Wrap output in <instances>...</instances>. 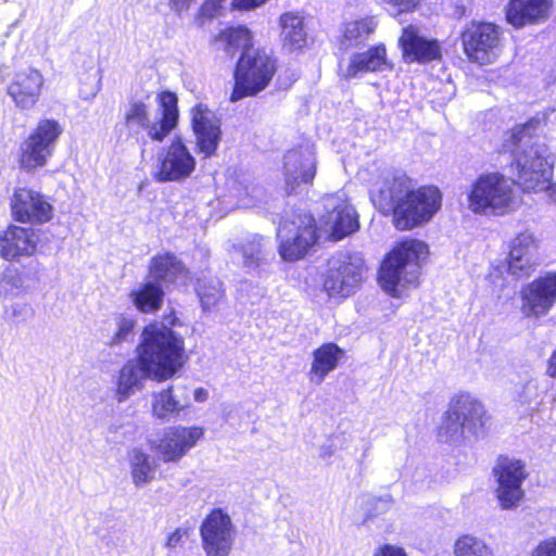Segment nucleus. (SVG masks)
I'll return each mask as SVG.
<instances>
[{"label":"nucleus","instance_id":"42","mask_svg":"<svg viewBox=\"0 0 556 556\" xmlns=\"http://www.w3.org/2000/svg\"><path fill=\"white\" fill-rule=\"evenodd\" d=\"M24 288L23 277L16 268L7 267L0 274V296H13Z\"/></svg>","mask_w":556,"mask_h":556},{"label":"nucleus","instance_id":"4","mask_svg":"<svg viewBox=\"0 0 556 556\" xmlns=\"http://www.w3.org/2000/svg\"><path fill=\"white\" fill-rule=\"evenodd\" d=\"M429 254L428 245L418 239L399 242L382 262L379 271L381 288L392 296L418 283L420 267Z\"/></svg>","mask_w":556,"mask_h":556},{"label":"nucleus","instance_id":"52","mask_svg":"<svg viewBox=\"0 0 556 556\" xmlns=\"http://www.w3.org/2000/svg\"><path fill=\"white\" fill-rule=\"evenodd\" d=\"M547 374L552 378H556V350L552 353L548 359Z\"/></svg>","mask_w":556,"mask_h":556},{"label":"nucleus","instance_id":"48","mask_svg":"<svg viewBox=\"0 0 556 556\" xmlns=\"http://www.w3.org/2000/svg\"><path fill=\"white\" fill-rule=\"evenodd\" d=\"M12 315L14 317V323H21L26 319L28 313L31 312V308L26 304H13L12 305Z\"/></svg>","mask_w":556,"mask_h":556},{"label":"nucleus","instance_id":"1","mask_svg":"<svg viewBox=\"0 0 556 556\" xmlns=\"http://www.w3.org/2000/svg\"><path fill=\"white\" fill-rule=\"evenodd\" d=\"M370 199L383 215L393 214L397 229L408 230L432 218L441 207L442 195L434 186L414 190L406 174L388 172L371 190Z\"/></svg>","mask_w":556,"mask_h":556},{"label":"nucleus","instance_id":"29","mask_svg":"<svg viewBox=\"0 0 556 556\" xmlns=\"http://www.w3.org/2000/svg\"><path fill=\"white\" fill-rule=\"evenodd\" d=\"M343 355L344 351L332 342L317 348L313 352V362L308 371L311 382L320 384L337 368Z\"/></svg>","mask_w":556,"mask_h":556},{"label":"nucleus","instance_id":"37","mask_svg":"<svg viewBox=\"0 0 556 556\" xmlns=\"http://www.w3.org/2000/svg\"><path fill=\"white\" fill-rule=\"evenodd\" d=\"M233 248L241 254L243 266L248 268V270L257 269L265 261L266 250L264 238L260 235H251L244 242L233 245Z\"/></svg>","mask_w":556,"mask_h":556},{"label":"nucleus","instance_id":"13","mask_svg":"<svg viewBox=\"0 0 556 556\" xmlns=\"http://www.w3.org/2000/svg\"><path fill=\"white\" fill-rule=\"evenodd\" d=\"M325 214L321 216L323 227L333 241L353 233L358 229L356 212L349 204L345 193L338 192L323 199Z\"/></svg>","mask_w":556,"mask_h":556},{"label":"nucleus","instance_id":"53","mask_svg":"<svg viewBox=\"0 0 556 556\" xmlns=\"http://www.w3.org/2000/svg\"><path fill=\"white\" fill-rule=\"evenodd\" d=\"M208 396V393L206 390L202 389V388H198L194 390V400L197 402H204L206 401Z\"/></svg>","mask_w":556,"mask_h":556},{"label":"nucleus","instance_id":"57","mask_svg":"<svg viewBox=\"0 0 556 556\" xmlns=\"http://www.w3.org/2000/svg\"><path fill=\"white\" fill-rule=\"evenodd\" d=\"M332 454V451L330 450V447H324L323 451H321V456H330Z\"/></svg>","mask_w":556,"mask_h":556},{"label":"nucleus","instance_id":"10","mask_svg":"<svg viewBox=\"0 0 556 556\" xmlns=\"http://www.w3.org/2000/svg\"><path fill=\"white\" fill-rule=\"evenodd\" d=\"M363 271L364 261L361 256L336 254L328 261L324 288L330 296L346 298L359 287Z\"/></svg>","mask_w":556,"mask_h":556},{"label":"nucleus","instance_id":"49","mask_svg":"<svg viewBox=\"0 0 556 556\" xmlns=\"http://www.w3.org/2000/svg\"><path fill=\"white\" fill-rule=\"evenodd\" d=\"M267 0H232V7L238 10H251L265 3Z\"/></svg>","mask_w":556,"mask_h":556},{"label":"nucleus","instance_id":"17","mask_svg":"<svg viewBox=\"0 0 556 556\" xmlns=\"http://www.w3.org/2000/svg\"><path fill=\"white\" fill-rule=\"evenodd\" d=\"M206 556H229L232 546V523L222 509H214L200 527Z\"/></svg>","mask_w":556,"mask_h":556},{"label":"nucleus","instance_id":"31","mask_svg":"<svg viewBox=\"0 0 556 556\" xmlns=\"http://www.w3.org/2000/svg\"><path fill=\"white\" fill-rule=\"evenodd\" d=\"M281 40L285 49L300 50L306 45L307 30L302 15L295 12H286L279 18Z\"/></svg>","mask_w":556,"mask_h":556},{"label":"nucleus","instance_id":"7","mask_svg":"<svg viewBox=\"0 0 556 556\" xmlns=\"http://www.w3.org/2000/svg\"><path fill=\"white\" fill-rule=\"evenodd\" d=\"M514 181L500 173L480 175L471 185L468 207L476 214L503 215L514 202Z\"/></svg>","mask_w":556,"mask_h":556},{"label":"nucleus","instance_id":"2","mask_svg":"<svg viewBox=\"0 0 556 556\" xmlns=\"http://www.w3.org/2000/svg\"><path fill=\"white\" fill-rule=\"evenodd\" d=\"M545 124L546 114H538L516 127L510 136L514 147L511 165L517 172V182L526 191H543L551 185L555 154L546 139L535 134Z\"/></svg>","mask_w":556,"mask_h":556},{"label":"nucleus","instance_id":"27","mask_svg":"<svg viewBox=\"0 0 556 556\" xmlns=\"http://www.w3.org/2000/svg\"><path fill=\"white\" fill-rule=\"evenodd\" d=\"M152 415L162 420H170L179 416L180 412L190 405L186 389L168 387L152 394Z\"/></svg>","mask_w":556,"mask_h":556},{"label":"nucleus","instance_id":"34","mask_svg":"<svg viewBox=\"0 0 556 556\" xmlns=\"http://www.w3.org/2000/svg\"><path fill=\"white\" fill-rule=\"evenodd\" d=\"M376 28L377 22L374 17H364L344 23L340 47L344 50L358 47L368 40Z\"/></svg>","mask_w":556,"mask_h":556},{"label":"nucleus","instance_id":"35","mask_svg":"<svg viewBox=\"0 0 556 556\" xmlns=\"http://www.w3.org/2000/svg\"><path fill=\"white\" fill-rule=\"evenodd\" d=\"M224 45V50L229 56H233L239 50H254L252 35L245 26L228 27L219 33L215 39Z\"/></svg>","mask_w":556,"mask_h":556},{"label":"nucleus","instance_id":"23","mask_svg":"<svg viewBox=\"0 0 556 556\" xmlns=\"http://www.w3.org/2000/svg\"><path fill=\"white\" fill-rule=\"evenodd\" d=\"M147 380L159 382V377L149 367L141 364L138 356L127 361L114 378L116 401L123 403L141 391Z\"/></svg>","mask_w":556,"mask_h":556},{"label":"nucleus","instance_id":"39","mask_svg":"<svg viewBox=\"0 0 556 556\" xmlns=\"http://www.w3.org/2000/svg\"><path fill=\"white\" fill-rule=\"evenodd\" d=\"M453 413L454 409L450 406L439 428V438L445 442H457L469 435L467 429L463 426V421Z\"/></svg>","mask_w":556,"mask_h":556},{"label":"nucleus","instance_id":"9","mask_svg":"<svg viewBox=\"0 0 556 556\" xmlns=\"http://www.w3.org/2000/svg\"><path fill=\"white\" fill-rule=\"evenodd\" d=\"M280 244L279 253L286 261H295L305 255L317 239L314 217L308 213H300L291 219H285L277 233Z\"/></svg>","mask_w":556,"mask_h":556},{"label":"nucleus","instance_id":"59","mask_svg":"<svg viewBox=\"0 0 556 556\" xmlns=\"http://www.w3.org/2000/svg\"><path fill=\"white\" fill-rule=\"evenodd\" d=\"M553 192H554V198H555V201H556V185L553 188Z\"/></svg>","mask_w":556,"mask_h":556},{"label":"nucleus","instance_id":"55","mask_svg":"<svg viewBox=\"0 0 556 556\" xmlns=\"http://www.w3.org/2000/svg\"><path fill=\"white\" fill-rule=\"evenodd\" d=\"M100 90V85L99 83L94 86V88L92 89V91H90L89 93H84V91L81 90L80 91V96L83 99L85 100H91L92 98L96 97V94L99 92Z\"/></svg>","mask_w":556,"mask_h":556},{"label":"nucleus","instance_id":"41","mask_svg":"<svg viewBox=\"0 0 556 556\" xmlns=\"http://www.w3.org/2000/svg\"><path fill=\"white\" fill-rule=\"evenodd\" d=\"M456 556H493L491 548L480 539L463 535L455 543Z\"/></svg>","mask_w":556,"mask_h":556},{"label":"nucleus","instance_id":"38","mask_svg":"<svg viewBox=\"0 0 556 556\" xmlns=\"http://www.w3.org/2000/svg\"><path fill=\"white\" fill-rule=\"evenodd\" d=\"M197 292L204 311L214 308L224 298L223 282L217 278L198 280Z\"/></svg>","mask_w":556,"mask_h":556},{"label":"nucleus","instance_id":"6","mask_svg":"<svg viewBox=\"0 0 556 556\" xmlns=\"http://www.w3.org/2000/svg\"><path fill=\"white\" fill-rule=\"evenodd\" d=\"M276 73V62L261 49L242 52L233 73L235 86L230 101L237 102L247 97H255L263 91Z\"/></svg>","mask_w":556,"mask_h":556},{"label":"nucleus","instance_id":"19","mask_svg":"<svg viewBox=\"0 0 556 556\" xmlns=\"http://www.w3.org/2000/svg\"><path fill=\"white\" fill-rule=\"evenodd\" d=\"M538 243L533 233H518L509 243L506 258L507 271L518 279L529 277L538 266Z\"/></svg>","mask_w":556,"mask_h":556},{"label":"nucleus","instance_id":"56","mask_svg":"<svg viewBox=\"0 0 556 556\" xmlns=\"http://www.w3.org/2000/svg\"><path fill=\"white\" fill-rule=\"evenodd\" d=\"M240 197V201L242 202L243 205L245 206H249V205H255V203L251 200H247L243 195H239Z\"/></svg>","mask_w":556,"mask_h":556},{"label":"nucleus","instance_id":"25","mask_svg":"<svg viewBox=\"0 0 556 556\" xmlns=\"http://www.w3.org/2000/svg\"><path fill=\"white\" fill-rule=\"evenodd\" d=\"M400 46L407 63H427L441 58L439 42L421 36L419 29L413 25L403 28Z\"/></svg>","mask_w":556,"mask_h":556},{"label":"nucleus","instance_id":"14","mask_svg":"<svg viewBox=\"0 0 556 556\" xmlns=\"http://www.w3.org/2000/svg\"><path fill=\"white\" fill-rule=\"evenodd\" d=\"M11 214L18 223L45 224L53 217V205L42 193L26 187L16 188L10 199Z\"/></svg>","mask_w":556,"mask_h":556},{"label":"nucleus","instance_id":"33","mask_svg":"<svg viewBox=\"0 0 556 556\" xmlns=\"http://www.w3.org/2000/svg\"><path fill=\"white\" fill-rule=\"evenodd\" d=\"M130 477L137 488L151 483L156 473L157 464L153 457L135 447L128 452Z\"/></svg>","mask_w":556,"mask_h":556},{"label":"nucleus","instance_id":"58","mask_svg":"<svg viewBox=\"0 0 556 556\" xmlns=\"http://www.w3.org/2000/svg\"><path fill=\"white\" fill-rule=\"evenodd\" d=\"M34 265L35 271L38 273L40 270L41 265L38 262H34Z\"/></svg>","mask_w":556,"mask_h":556},{"label":"nucleus","instance_id":"5","mask_svg":"<svg viewBox=\"0 0 556 556\" xmlns=\"http://www.w3.org/2000/svg\"><path fill=\"white\" fill-rule=\"evenodd\" d=\"M161 117L151 119L148 105L142 100L131 99L124 113L125 126L130 135H138L147 130L148 136L155 141H162L178 121L177 97L170 91H164L159 96Z\"/></svg>","mask_w":556,"mask_h":556},{"label":"nucleus","instance_id":"32","mask_svg":"<svg viewBox=\"0 0 556 556\" xmlns=\"http://www.w3.org/2000/svg\"><path fill=\"white\" fill-rule=\"evenodd\" d=\"M387 65L384 46L371 47L365 52L354 53L344 73L346 79L356 77L359 73L380 71Z\"/></svg>","mask_w":556,"mask_h":556},{"label":"nucleus","instance_id":"11","mask_svg":"<svg viewBox=\"0 0 556 556\" xmlns=\"http://www.w3.org/2000/svg\"><path fill=\"white\" fill-rule=\"evenodd\" d=\"M201 427L170 426L163 429L156 439L148 443L164 463H178L203 437Z\"/></svg>","mask_w":556,"mask_h":556},{"label":"nucleus","instance_id":"24","mask_svg":"<svg viewBox=\"0 0 556 556\" xmlns=\"http://www.w3.org/2000/svg\"><path fill=\"white\" fill-rule=\"evenodd\" d=\"M43 76L40 71L28 68L17 73L8 86V94L21 110H31L41 96Z\"/></svg>","mask_w":556,"mask_h":556},{"label":"nucleus","instance_id":"21","mask_svg":"<svg viewBox=\"0 0 556 556\" xmlns=\"http://www.w3.org/2000/svg\"><path fill=\"white\" fill-rule=\"evenodd\" d=\"M156 179L161 182L188 178L195 168V160L180 139L172 141L165 154L160 156Z\"/></svg>","mask_w":556,"mask_h":556},{"label":"nucleus","instance_id":"22","mask_svg":"<svg viewBox=\"0 0 556 556\" xmlns=\"http://www.w3.org/2000/svg\"><path fill=\"white\" fill-rule=\"evenodd\" d=\"M38 242L39 237L33 228L10 225L0 232V256L20 262L22 257H30L36 253Z\"/></svg>","mask_w":556,"mask_h":556},{"label":"nucleus","instance_id":"43","mask_svg":"<svg viewBox=\"0 0 556 556\" xmlns=\"http://www.w3.org/2000/svg\"><path fill=\"white\" fill-rule=\"evenodd\" d=\"M116 330L106 342L110 346H117L128 342L134 337L135 320L132 318L119 315L115 318Z\"/></svg>","mask_w":556,"mask_h":556},{"label":"nucleus","instance_id":"46","mask_svg":"<svg viewBox=\"0 0 556 556\" xmlns=\"http://www.w3.org/2000/svg\"><path fill=\"white\" fill-rule=\"evenodd\" d=\"M532 556H556V540L541 542L532 552Z\"/></svg>","mask_w":556,"mask_h":556},{"label":"nucleus","instance_id":"3","mask_svg":"<svg viewBox=\"0 0 556 556\" xmlns=\"http://www.w3.org/2000/svg\"><path fill=\"white\" fill-rule=\"evenodd\" d=\"M184 339L163 324L146 326L136 353L139 361L164 382L175 376L184 365Z\"/></svg>","mask_w":556,"mask_h":556},{"label":"nucleus","instance_id":"47","mask_svg":"<svg viewBox=\"0 0 556 556\" xmlns=\"http://www.w3.org/2000/svg\"><path fill=\"white\" fill-rule=\"evenodd\" d=\"M374 556H407V554L402 547L384 544L375 551Z\"/></svg>","mask_w":556,"mask_h":556},{"label":"nucleus","instance_id":"51","mask_svg":"<svg viewBox=\"0 0 556 556\" xmlns=\"http://www.w3.org/2000/svg\"><path fill=\"white\" fill-rule=\"evenodd\" d=\"M388 3H391L399 8L401 12H407L413 10L419 0H384Z\"/></svg>","mask_w":556,"mask_h":556},{"label":"nucleus","instance_id":"54","mask_svg":"<svg viewBox=\"0 0 556 556\" xmlns=\"http://www.w3.org/2000/svg\"><path fill=\"white\" fill-rule=\"evenodd\" d=\"M263 194V189L260 186H252L251 191L247 189L245 195H251L252 199H258Z\"/></svg>","mask_w":556,"mask_h":556},{"label":"nucleus","instance_id":"50","mask_svg":"<svg viewBox=\"0 0 556 556\" xmlns=\"http://www.w3.org/2000/svg\"><path fill=\"white\" fill-rule=\"evenodd\" d=\"M375 515L383 514L391 509L393 501L390 496L379 497L375 500Z\"/></svg>","mask_w":556,"mask_h":556},{"label":"nucleus","instance_id":"8","mask_svg":"<svg viewBox=\"0 0 556 556\" xmlns=\"http://www.w3.org/2000/svg\"><path fill=\"white\" fill-rule=\"evenodd\" d=\"M63 134L62 125L53 118H41L20 148V165L34 170L47 164Z\"/></svg>","mask_w":556,"mask_h":556},{"label":"nucleus","instance_id":"18","mask_svg":"<svg viewBox=\"0 0 556 556\" xmlns=\"http://www.w3.org/2000/svg\"><path fill=\"white\" fill-rule=\"evenodd\" d=\"M191 125L197 146L205 157L215 154L222 139L220 119L206 105L200 103L191 110Z\"/></svg>","mask_w":556,"mask_h":556},{"label":"nucleus","instance_id":"16","mask_svg":"<svg viewBox=\"0 0 556 556\" xmlns=\"http://www.w3.org/2000/svg\"><path fill=\"white\" fill-rule=\"evenodd\" d=\"M497 480L495 490L497 501L503 509L514 508L523 497L521 484L527 477L520 460L501 457L494 467Z\"/></svg>","mask_w":556,"mask_h":556},{"label":"nucleus","instance_id":"40","mask_svg":"<svg viewBox=\"0 0 556 556\" xmlns=\"http://www.w3.org/2000/svg\"><path fill=\"white\" fill-rule=\"evenodd\" d=\"M515 401L526 410H534L541 402V391L538 380L529 379L516 386L514 392Z\"/></svg>","mask_w":556,"mask_h":556},{"label":"nucleus","instance_id":"28","mask_svg":"<svg viewBox=\"0 0 556 556\" xmlns=\"http://www.w3.org/2000/svg\"><path fill=\"white\" fill-rule=\"evenodd\" d=\"M454 409L468 434L478 435L485 424V412L483 405L469 393H459L451 402Z\"/></svg>","mask_w":556,"mask_h":556},{"label":"nucleus","instance_id":"36","mask_svg":"<svg viewBox=\"0 0 556 556\" xmlns=\"http://www.w3.org/2000/svg\"><path fill=\"white\" fill-rule=\"evenodd\" d=\"M163 296V289L152 281L146 282L130 292L132 303L142 313L157 311L162 305Z\"/></svg>","mask_w":556,"mask_h":556},{"label":"nucleus","instance_id":"26","mask_svg":"<svg viewBox=\"0 0 556 556\" xmlns=\"http://www.w3.org/2000/svg\"><path fill=\"white\" fill-rule=\"evenodd\" d=\"M551 0H510L506 10L509 24L520 28L527 24H534L547 18Z\"/></svg>","mask_w":556,"mask_h":556},{"label":"nucleus","instance_id":"20","mask_svg":"<svg viewBox=\"0 0 556 556\" xmlns=\"http://www.w3.org/2000/svg\"><path fill=\"white\" fill-rule=\"evenodd\" d=\"M283 160L285 190L288 194L298 192L302 185L312 184L316 175V160L309 149L290 150Z\"/></svg>","mask_w":556,"mask_h":556},{"label":"nucleus","instance_id":"12","mask_svg":"<svg viewBox=\"0 0 556 556\" xmlns=\"http://www.w3.org/2000/svg\"><path fill=\"white\" fill-rule=\"evenodd\" d=\"M464 51L471 62L493 63L501 53L500 29L491 23H472L462 34Z\"/></svg>","mask_w":556,"mask_h":556},{"label":"nucleus","instance_id":"15","mask_svg":"<svg viewBox=\"0 0 556 556\" xmlns=\"http://www.w3.org/2000/svg\"><path fill=\"white\" fill-rule=\"evenodd\" d=\"M520 309L527 318L546 315L556 303V271L547 273L520 290Z\"/></svg>","mask_w":556,"mask_h":556},{"label":"nucleus","instance_id":"44","mask_svg":"<svg viewBox=\"0 0 556 556\" xmlns=\"http://www.w3.org/2000/svg\"><path fill=\"white\" fill-rule=\"evenodd\" d=\"M225 0H206L200 8L197 15V23L202 26L206 21L219 16Z\"/></svg>","mask_w":556,"mask_h":556},{"label":"nucleus","instance_id":"45","mask_svg":"<svg viewBox=\"0 0 556 556\" xmlns=\"http://www.w3.org/2000/svg\"><path fill=\"white\" fill-rule=\"evenodd\" d=\"M188 535V530L184 528H177L174 532H172L166 541V547L176 548L182 546L185 539Z\"/></svg>","mask_w":556,"mask_h":556},{"label":"nucleus","instance_id":"30","mask_svg":"<svg viewBox=\"0 0 556 556\" xmlns=\"http://www.w3.org/2000/svg\"><path fill=\"white\" fill-rule=\"evenodd\" d=\"M149 273L152 279L163 282H185L188 278V270L178 257L169 252L157 254L152 257Z\"/></svg>","mask_w":556,"mask_h":556}]
</instances>
